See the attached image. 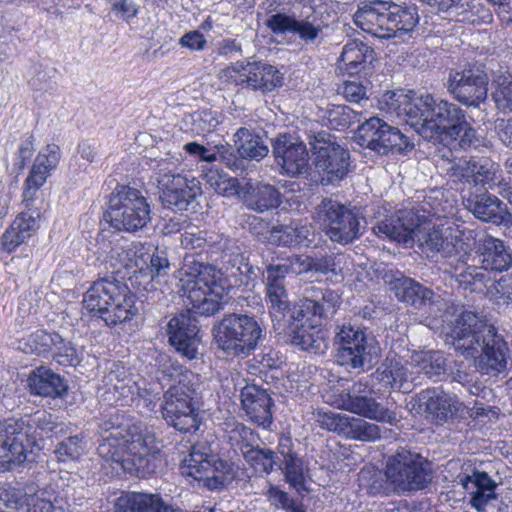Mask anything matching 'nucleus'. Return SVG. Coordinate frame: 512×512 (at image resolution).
I'll list each match as a JSON object with an SVG mask.
<instances>
[{
    "mask_svg": "<svg viewBox=\"0 0 512 512\" xmlns=\"http://www.w3.org/2000/svg\"><path fill=\"white\" fill-rule=\"evenodd\" d=\"M284 75L275 66L253 61L248 68L247 87L263 93L271 92L283 85Z\"/></svg>",
    "mask_w": 512,
    "mask_h": 512,
    "instance_id": "43",
    "label": "nucleus"
},
{
    "mask_svg": "<svg viewBox=\"0 0 512 512\" xmlns=\"http://www.w3.org/2000/svg\"><path fill=\"white\" fill-rule=\"evenodd\" d=\"M218 347L227 356L246 357L265 339L263 322L248 313H230L214 327Z\"/></svg>",
    "mask_w": 512,
    "mask_h": 512,
    "instance_id": "9",
    "label": "nucleus"
},
{
    "mask_svg": "<svg viewBox=\"0 0 512 512\" xmlns=\"http://www.w3.org/2000/svg\"><path fill=\"white\" fill-rule=\"evenodd\" d=\"M49 357H51L58 365L64 367H75L82 360V356L79 354L72 342L64 339L59 333L58 339H55V344H53V349L49 354Z\"/></svg>",
    "mask_w": 512,
    "mask_h": 512,
    "instance_id": "54",
    "label": "nucleus"
},
{
    "mask_svg": "<svg viewBox=\"0 0 512 512\" xmlns=\"http://www.w3.org/2000/svg\"><path fill=\"white\" fill-rule=\"evenodd\" d=\"M31 453L32 440L26 438L19 419L0 422V470L19 467Z\"/></svg>",
    "mask_w": 512,
    "mask_h": 512,
    "instance_id": "19",
    "label": "nucleus"
},
{
    "mask_svg": "<svg viewBox=\"0 0 512 512\" xmlns=\"http://www.w3.org/2000/svg\"><path fill=\"white\" fill-rule=\"evenodd\" d=\"M246 207L258 213L276 209L281 204V193L273 185L257 184L250 187L244 198Z\"/></svg>",
    "mask_w": 512,
    "mask_h": 512,
    "instance_id": "45",
    "label": "nucleus"
},
{
    "mask_svg": "<svg viewBox=\"0 0 512 512\" xmlns=\"http://www.w3.org/2000/svg\"><path fill=\"white\" fill-rule=\"evenodd\" d=\"M234 136L237 152L243 159L259 161L269 152L263 138L250 129L241 127Z\"/></svg>",
    "mask_w": 512,
    "mask_h": 512,
    "instance_id": "46",
    "label": "nucleus"
},
{
    "mask_svg": "<svg viewBox=\"0 0 512 512\" xmlns=\"http://www.w3.org/2000/svg\"><path fill=\"white\" fill-rule=\"evenodd\" d=\"M138 299L126 283L114 276L93 282L83 296L84 308L92 318L113 327L131 321L139 313Z\"/></svg>",
    "mask_w": 512,
    "mask_h": 512,
    "instance_id": "6",
    "label": "nucleus"
},
{
    "mask_svg": "<svg viewBox=\"0 0 512 512\" xmlns=\"http://www.w3.org/2000/svg\"><path fill=\"white\" fill-rule=\"evenodd\" d=\"M115 512H181L159 494L132 492L117 499Z\"/></svg>",
    "mask_w": 512,
    "mask_h": 512,
    "instance_id": "40",
    "label": "nucleus"
},
{
    "mask_svg": "<svg viewBox=\"0 0 512 512\" xmlns=\"http://www.w3.org/2000/svg\"><path fill=\"white\" fill-rule=\"evenodd\" d=\"M35 500V484L29 483L24 487L10 484H0V504L6 508L20 510L30 507Z\"/></svg>",
    "mask_w": 512,
    "mask_h": 512,
    "instance_id": "49",
    "label": "nucleus"
},
{
    "mask_svg": "<svg viewBox=\"0 0 512 512\" xmlns=\"http://www.w3.org/2000/svg\"><path fill=\"white\" fill-rule=\"evenodd\" d=\"M362 112L347 105H333L326 112L330 128L335 130L348 129L352 124L361 121Z\"/></svg>",
    "mask_w": 512,
    "mask_h": 512,
    "instance_id": "53",
    "label": "nucleus"
},
{
    "mask_svg": "<svg viewBox=\"0 0 512 512\" xmlns=\"http://www.w3.org/2000/svg\"><path fill=\"white\" fill-rule=\"evenodd\" d=\"M340 304L341 299L336 291L315 285L306 287L298 308L292 314L294 320L302 323L291 329L290 343L309 353H324L327 349L326 339L317 327L322 320L332 317Z\"/></svg>",
    "mask_w": 512,
    "mask_h": 512,
    "instance_id": "4",
    "label": "nucleus"
},
{
    "mask_svg": "<svg viewBox=\"0 0 512 512\" xmlns=\"http://www.w3.org/2000/svg\"><path fill=\"white\" fill-rule=\"evenodd\" d=\"M470 259L471 254L467 246L461 254L449 262L450 273L463 291L483 293L491 278L482 268V265L479 267L475 264H470Z\"/></svg>",
    "mask_w": 512,
    "mask_h": 512,
    "instance_id": "30",
    "label": "nucleus"
},
{
    "mask_svg": "<svg viewBox=\"0 0 512 512\" xmlns=\"http://www.w3.org/2000/svg\"><path fill=\"white\" fill-rule=\"evenodd\" d=\"M159 400V392L154 391L151 388L138 386L133 404L136 407L143 409V412L148 413L155 410Z\"/></svg>",
    "mask_w": 512,
    "mask_h": 512,
    "instance_id": "63",
    "label": "nucleus"
},
{
    "mask_svg": "<svg viewBox=\"0 0 512 512\" xmlns=\"http://www.w3.org/2000/svg\"><path fill=\"white\" fill-rule=\"evenodd\" d=\"M180 242L188 250L204 249L209 244L207 232L198 229L185 231L181 234Z\"/></svg>",
    "mask_w": 512,
    "mask_h": 512,
    "instance_id": "64",
    "label": "nucleus"
},
{
    "mask_svg": "<svg viewBox=\"0 0 512 512\" xmlns=\"http://www.w3.org/2000/svg\"><path fill=\"white\" fill-rule=\"evenodd\" d=\"M150 437L135 435L131 440L116 428L103 436L97 447L98 455L108 463L119 465L124 471L146 477L157 468L158 450Z\"/></svg>",
    "mask_w": 512,
    "mask_h": 512,
    "instance_id": "7",
    "label": "nucleus"
},
{
    "mask_svg": "<svg viewBox=\"0 0 512 512\" xmlns=\"http://www.w3.org/2000/svg\"><path fill=\"white\" fill-rule=\"evenodd\" d=\"M488 83L483 65L468 64L449 72L447 90L458 102L479 107L487 99Z\"/></svg>",
    "mask_w": 512,
    "mask_h": 512,
    "instance_id": "17",
    "label": "nucleus"
},
{
    "mask_svg": "<svg viewBox=\"0 0 512 512\" xmlns=\"http://www.w3.org/2000/svg\"><path fill=\"white\" fill-rule=\"evenodd\" d=\"M258 268L251 265L238 251L224 250L221 254V267L216 271L232 283V287L249 285L257 277Z\"/></svg>",
    "mask_w": 512,
    "mask_h": 512,
    "instance_id": "38",
    "label": "nucleus"
},
{
    "mask_svg": "<svg viewBox=\"0 0 512 512\" xmlns=\"http://www.w3.org/2000/svg\"><path fill=\"white\" fill-rule=\"evenodd\" d=\"M490 188L468 189L462 196L464 207L482 222L506 225L511 221L507 205Z\"/></svg>",
    "mask_w": 512,
    "mask_h": 512,
    "instance_id": "20",
    "label": "nucleus"
},
{
    "mask_svg": "<svg viewBox=\"0 0 512 512\" xmlns=\"http://www.w3.org/2000/svg\"><path fill=\"white\" fill-rule=\"evenodd\" d=\"M107 384H111L112 390L117 394V401L123 404H133L138 389V383L131 379H118L115 371H110L106 376Z\"/></svg>",
    "mask_w": 512,
    "mask_h": 512,
    "instance_id": "57",
    "label": "nucleus"
},
{
    "mask_svg": "<svg viewBox=\"0 0 512 512\" xmlns=\"http://www.w3.org/2000/svg\"><path fill=\"white\" fill-rule=\"evenodd\" d=\"M360 146L378 155L407 154L414 149V142L399 128L389 125L379 117L365 119L357 129Z\"/></svg>",
    "mask_w": 512,
    "mask_h": 512,
    "instance_id": "16",
    "label": "nucleus"
},
{
    "mask_svg": "<svg viewBox=\"0 0 512 512\" xmlns=\"http://www.w3.org/2000/svg\"><path fill=\"white\" fill-rule=\"evenodd\" d=\"M383 102L389 113L405 115L406 121L415 127L424 139L443 144L451 150L478 149L484 138L468 123L466 111L456 103L431 94L408 99L402 94L387 92Z\"/></svg>",
    "mask_w": 512,
    "mask_h": 512,
    "instance_id": "2",
    "label": "nucleus"
},
{
    "mask_svg": "<svg viewBox=\"0 0 512 512\" xmlns=\"http://www.w3.org/2000/svg\"><path fill=\"white\" fill-rule=\"evenodd\" d=\"M201 183L195 177L176 176L171 185L160 191L159 199L164 208L175 213L196 211L197 198L201 196Z\"/></svg>",
    "mask_w": 512,
    "mask_h": 512,
    "instance_id": "23",
    "label": "nucleus"
},
{
    "mask_svg": "<svg viewBox=\"0 0 512 512\" xmlns=\"http://www.w3.org/2000/svg\"><path fill=\"white\" fill-rule=\"evenodd\" d=\"M385 477L397 492L422 490L431 481L428 462L420 454L403 447L388 458Z\"/></svg>",
    "mask_w": 512,
    "mask_h": 512,
    "instance_id": "12",
    "label": "nucleus"
},
{
    "mask_svg": "<svg viewBox=\"0 0 512 512\" xmlns=\"http://www.w3.org/2000/svg\"><path fill=\"white\" fill-rule=\"evenodd\" d=\"M299 261L300 257L293 255L283 259V262L268 264L263 272L267 298L272 308L277 311L287 308L288 295L285 288V278L289 273H297L293 269V265Z\"/></svg>",
    "mask_w": 512,
    "mask_h": 512,
    "instance_id": "27",
    "label": "nucleus"
},
{
    "mask_svg": "<svg viewBox=\"0 0 512 512\" xmlns=\"http://www.w3.org/2000/svg\"><path fill=\"white\" fill-rule=\"evenodd\" d=\"M416 367L418 373H423L434 382L442 380L446 375V359L439 352L425 354Z\"/></svg>",
    "mask_w": 512,
    "mask_h": 512,
    "instance_id": "55",
    "label": "nucleus"
},
{
    "mask_svg": "<svg viewBox=\"0 0 512 512\" xmlns=\"http://www.w3.org/2000/svg\"><path fill=\"white\" fill-rule=\"evenodd\" d=\"M177 167V160H174L173 158L154 160L151 165V169L160 191L163 190V188L168 187V185H171L172 180H176V176H183L182 174L177 173Z\"/></svg>",
    "mask_w": 512,
    "mask_h": 512,
    "instance_id": "56",
    "label": "nucleus"
},
{
    "mask_svg": "<svg viewBox=\"0 0 512 512\" xmlns=\"http://www.w3.org/2000/svg\"><path fill=\"white\" fill-rule=\"evenodd\" d=\"M464 241L457 235L453 236L450 229L429 230L420 247L424 251L440 254L443 258H456L466 248Z\"/></svg>",
    "mask_w": 512,
    "mask_h": 512,
    "instance_id": "41",
    "label": "nucleus"
},
{
    "mask_svg": "<svg viewBox=\"0 0 512 512\" xmlns=\"http://www.w3.org/2000/svg\"><path fill=\"white\" fill-rule=\"evenodd\" d=\"M196 382L195 374H185L179 385L173 384L163 394V418L180 432H195L200 425Z\"/></svg>",
    "mask_w": 512,
    "mask_h": 512,
    "instance_id": "11",
    "label": "nucleus"
},
{
    "mask_svg": "<svg viewBox=\"0 0 512 512\" xmlns=\"http://www.w3.org/2000/svg\"><path fill=\"white\" fill-rule=\"evenodd\" d=\"M208 450L203 443L192 445L181 461L180 472L183 476L202 481L210 490L222 489L233 477L232 466Z\"/></svg>",
    "mask_w": 512,
    "mask_h": 512,
    "instance_id": "13",
    "label": "nucleus"
},
{
    "mask_svg": "<svg viewBox=\"0 0 512 512\" xmlns=\"http://www.w3.org/2000/svg\"><path fill=\"white\" fill-rule=\"evenodd\" d=\"M272 148L276 162L288 175L295 176L307 171L309 154L303 142L280 135L274 140Z\"/></svg>",
    "mask_w": 512,
    "mask_h": 512,
    "instance_id": "29",
    "label": "nucleus"
},
{
    "mask_svg": "<svg viewBox=\"0 0 512 512\" xmlns=\"http://www.w3.org/2000/svg\"><path fill=\"white\" fill-rule=\"evenodd\" d=\"M84 449L85 442L83 438L75 435L61 441L55 449V454L59 461L67 462L77 460L83 454Z\"/></svg>",
    "mask_w": 512,
    "mask_h": 512,
    "instance_id": "61",
    "label": "nucleus"
},
{
    "mask_svg": "<svg viewBox=\"0 0 512 512\" xmlns=\"http://www.w3.org/2000/svg\"><path fill=\"white\" fill-rule=\"evenodd\" d=\"M477 254L486 272H503L512 267V251L509 245L490 234L479 239Z\"/></svg>",
    "mask_w": 512,
    "mask_h": 512,
    "instance_id": "34",
    "label": "nucleus"
},
{
    "mask_svg": "<svg viewBox=\"0 0 512 512\" xmlns=\"http://www.w3.org/2000/svg\"><path fill=\"white\" fill-rule=\"evenodd\" d=\"M445 329L446 344L465 357L474 358L481 373L496 375L506 369V342L474 312L461 310Z\"/></svg>",
    "mask_w": 512,
    "mask_h": 512,
    "instance_id": "3",
    "label": "nucleus"
},
{
    "mask_svg": "<svg viewBox=\"0 0 512 512\" xmlns=\"http://www.w3.org/2000/svg\"><path fill=\"white\" fill-rule=\"evenodd\" d=\"M265 25L273 34L290 35L305 45L315 44L322 33L318 21L299 18L294 13L276 12L266 19Z\"/></svg>",
    "mask_w": 512,
    "mask_h": 512,
    "instance_id": "22",
    "label": "nucleus"
},
{
    "mask_svg": "<svg viewBox=\"0 0 512 512\" xmlns=\"http://www.w3.org/2000/svg\"><path fill=\"white\" fill-rule=\"evenodd\" d=\"M421 219L411 209L399 210L395 214L378 219L373 226V232L381 238L402 243L406 247L414 244L418 237Z\"/></svg>",
    "mask_w": 512,
    "mask_h": 512,
    "instance_id": "21",
    "label": "nucleus"
},
{
    "mask_svg": "<svg viewBox=\"0 0 512 512\" xmlns=\"http://www.w3.org/2000/svg\"><path fill=\"white\" fill-rule=\"evenodd\" d=\"M180 275L179 292L186 298L189 308L169 320L167 335L177 354L191 361L200 356L201 339L195 316L209 317L222 310L232 283L216 271V267L195 258H185Z\"/></svg>",
    "mask_w": 512,
    "mask_h": 512,
    "instance_id": "1",
    "label": "nucleus"
},
{
    "mask_svg": "<svg viewBox=\"0 0 512 512\" xmlns=\"http://www.w3.org/2000/svg\"><path fill=\"white\" fill-rule=\"evenodd\" d=\"M226 439L235 450L244 455L248 448H254L260 441L258 434L240 422L226 423Z\"/></svg>",
    "mask_w": 512,
    "mask_h": 512,
    "instance_id": "50",
    "label": "nucleus"
},
{
    "mask_svg": "<svg viewBox=\"0 0 512 512\" xmlns=\"http://www.w3.org/2000/svg\"><path fill=\"white\" fill-rule=\"evenodd\" d=\"M245 460L257 472L270 474L275 467H278L280 454L269 448H260L259 443L254 448H248L244 452Z\"/></svg>",
    "mask_w": 512,
    "mask_h": 512,
    "instance_id": "52",
    "label": "nucleus"
},
{
    "mask_svg": "<svg viewBox=\"0 0 512 512\" xmlns=\"http://www.w3.org/2000/svg\"><path fill=\"white\" fill-rule=\"evenodd\" d=\"M380 437V426L367 422L362 418L352 417L347 438L360 441H375L380 439Z\"/></svg>",
    "mask_w": 512,
    "mask_h": 512,
    "instance_id": "58",
    "label": "nucleus"
},
{
    "mask_svg": "<svg viewBox=\"0 0 512 512\" xmlns=\"http://www.w3.org/2000/svg\"><path fill=\"white\" fill-rule=\"evenodd\" d=\"M459 401L442 390L434 389L428 391L426 411L436 419L437 422H445L459 410Z\"/></svg>",
    "mask_w": 512,
    "mask_h": 512,
    "instance_id": "47",
    "label": "nucleus"
},
{
    "mask_svg": "<svg viewBox=\"0 0 512 512\" xmlns=\"http://www.w3.org/2000/svg\"><path fill=\"white\" fill-rule=\"evenodd\" d=\"M460 482L471 495V507L478 512H484L487 504L497 497V483L484 471L473 470L471 475H465Z\"/></svg>",
    "mask_w": 512,
    "mask_h": 512,
    "instance_id": "37",
    "label": "nucleus"
},
{
    "mask_svg": "<svg viewBox=\"0 0 512 512\" xmlns=\"http://www.w3.org/2000/svg\"><path fill=\"white\" fill-rule=\"evenodd\" d=\"M419 21L416 4L391 0L363 1L353 15L358 28L381 39L410 38Z\"/></svg>",
    "mask_w": 512,
    "mask_h": 512,
    "instance_id": "5",
    "label": "nucleus"
},
{
    "mask_svg": "<svg viewBox=\"0 0 512 512\" xmlns=\"http://www.w3.org/2000/svg\"><path fill=\"white\" fill-rule=\"evenodd\" d=\"M55 339H58L57 332L36 330L20 341L19 348L24 353L37 354L48 358L53 349V344H55Z\"/></svg>",
    "mask_w": 512,
    "mask_h": 512,
    "instance_id": "51",
    "label": "nucleus"
},
{
    "mask_svg": "<svg viewBox=\"0 0 512 512\" xmlns=\"http://www.w3.org/2000/svg\"><path fill=\"white\" fill-rule=\"evenodd\" d=\"M23 203L25 209L16 216L2 236V246L8 253L26 242L39 228L40 208L34 200L23 199Z\"/></svg>",
    "mask_w": 512,
    "mask_h": 512,
    "instance_id": "26",
    "label": "nucleus"
},
{
    "mask_svg": "<svg viewBox=\"0 0 512 512\" xmlns=\"http://www.w3.org/2000/svg\"><path fill=\"white\" fill-rule=\"evenodd\" d=\"M334 346L337 363L348 371H368L381 357L380 344L372 332L351 324L337 327Z\"/></svg>",
    "mask_w": 512,
    "mask_h": 512,
    "instance_id": "8",
    "label": "nucleus"
},
{
    "mask_svg": "<svg viewBox=\"0 0 512 512\" xmlns=\"http://www.w3.org/2000/svg\"><path fill=\"white\" fill-rule=\"evenodd\" d=\"M303 266L304 271H313L327 275L329 273L337 274L336 262L334 256H325L321 258L306 257L298 262Z\"/></svg>",
    "mask_w": 512,
    "mask_h": 512,
    "instance_id": "62",
    "label": "nucleus"
},
{
    "mask_svg": "<svg viewBox=\"0 0 512 512\" xmlns=\"http://www.w3.org/2000/svg\"><path fill=\"white\" fill-rule=\"evenodd\" d=\"M134 266V274L130 280L144 289L154 280L166 277L171 269L166 248L158 246L152 254L136 256Z\"/></svg>",
    "mask_w": 512,
    "mask_h": 512,
    "instance_id": "31",
    "label": "nucleus"
},
{
    "mask_svg": "<svg viewBox=\"0 0 512 512\" xmlns=\"http://www.w3.org/2000/svg\"><path fill=\"white\" fill-rule=\"evenodd\" d=\"M410 371L407 363L395 353H389L383 363L372 374L385 388L406 390L410 387Z\"/></svg>",
    "mask_w": 512,
    "mask_h": 512,
    "instance_id": "39",
    "label": "nucleus"
},
{
    "mask_svg": "<svg viewBox=\"0 0 512 512\" xmlns=\"http://www.w3.org/2000/svg\"><path fill=\"white\" fill-rule=\"evenodd\" d=\"M105 219L117 231L136 233L151 221V207L140 190L117 185L109 198Z\"/></svg>",
    "mask_w": 512,
    "mask_h": 512,
    "instance_id": "10",
    "label": "nucleus"
},
{
    "mask_svg": "<svg viewBox=\"0 0 512 512\" xmlns=\"http://www.w3.org/2000/svg\"><path fill=\"white\" fill-rule=\"evenodd\" d=\"M279 454L278 468L282 471L285 481L291 489L303 497L309 491L306 486L308 468L303 458L293 450L290 439L280 442Z\"/></svg>",
    "mask_w": 512,
    "mask_h": 512,
    "instance_id": "33",
    "label": "nucleus"
},
{
    "mask_svg": "<svg viewBox=\"0 0 512 512\" xmlns=\"http://www.w3.org/2000/svg\"><path fill=\"white\" fill-rule=\"evenodd\" d=\"M318 216L326 235L333 242L347 245L359 239L365 229L355 207L325 198L318 206Z\"/></svg>",
    "mask_w": 512,
    "mask_h": 512,
    "instance_id": "15",
    "label": "nucleus"
},
{
    "mask_svg": "<svg viewBox=\"0 0 512 512\" xmlns=\"http://www.w3.org/2000/svg\"><path fill=\"white\" fill-rule=\"evenodd\" d=\"M265 495L274 508L286 512H296L295 510L303 504L300 499L292 497L288 492L276 485H270Z\"/></svg>",
    "mask_w": 512,
    "mask_h": 512,
    "instance_id": "59",
    "label": "nucleus"
},
{
    "mask_svg": "<svg viewBox=\"0 0 512 512\" xmlns=\"http://www.w3.org/2000/svg\"><path fill=\"white\" fill-rule=\"evenodd\" d=\"M455 174L469 189L491 188L500 183L499 165L488 157L472 156L460 161L455 168Z\"/></svg>",
    "mask_w": 512,
    "mask_h": 512,
    "instance_id": "24",
    "label": "nucleus"
},
{
    "mask_svg": "<svg viewBox=\"0 0 512 512\" xmlns=\"http://www.w3.org/2000/svg\"><path fill=\"white\" fill-rule=\"evenodd\" d=\"M387 282L390 291L400 302L419 311L428 312L439 298L433 290L400 272L391 275Z\"/></svg>",
    "mask_w": 512,
    "mask_h": 512,
    "instance_id": "25",
    "label": "nucleus"
},
{
    "mask_svg": "<svg viewBox=\"0 0 512 512\" xmlns=\"http://www.w3.org/2000/svg\"><path fill=\"white\" fill-rule=\"evenodd\" d=\"M368 392H370L369 380L361 378L352 385L350 390L340 395L339 406L377 422L396 424L398 421L396 413L378 403L375 398L367 394Z\"/></svg>",
    "mask_w": 512,
    "mask_h": 512,
    "instance_id": "18",
    "label": "nucleus"
},
{
    "mask_svg": "<svg viewBox=\"0 0 512 512\" xmlns=\"http://www.w3.org/2000/svg\"><path fill=\"white\" fill-rule=\"evenodd\" d=\"M271 245L282 247H294L298 245L308 246L311 243V227L302 220H291L286 224L272 226Z\"/></svg>",
    "mask_w": 512,
    "mask_h": 512,
    "instance_id": "42",
    "label": "nucleus"
},
{
    "mask_svg": "<svg viewBox=\"0 0 512 512\" xmlns=\"http://www.w3.org/2000/svg\"><path fill=\"white\" fill-rule=\"evenodd\" d=\"M60 158L61 150L56 144H48L38 153L25 180L23 199L34 200L35 193L46 182L50 172L57 167Z\"/></svg>",
    "mask_w": 512,
    "mask_h": 512,
    "instance_id": "32",
    "label": "nucleus"
},
{
    "mask_svg": "<svg viewBox=\"0 0 512 512\" xmlns=\"http://www.w3.org/2000/svg\"><path fill=\"white\" fill-rule=\"evenodd\" d=\"M352 416L335 412H324L319 414L320 426L328 431L337 433L345 438L348 437Z\"/></svg>",
    "mask_w": 512,
    "mask_h": 512,
    "instance_id": "60",
    "label": "nucleus"
},
{
    "mask_svg": "<svg viewBox=\"0 0 512 512\" xmlns=\"http://www.w3.org/2000/svg\"><path fill=\"white\" fill-rule=\"evenodd\" d=\"M27 381L31 393L42 397L64 399L69 391L65 378L47 366L33 369Z\"/></svg>",
    "mask_w": 512,
    "mask_h": 512,
    "instance_id": "35",
    "label": "nucleus"
},
{
    "mask_svg": "<svg viewBox=\"0 0 512 512\" xmlns=\"http://www.w3.org/2000/svg\"><path fill=\"white\" fill-rule=\"evenodd\" d=\"M155 361L157 367L155 378L162 389L169 388L173 384L179 385L185 374H194L165 353L158 354Z\"/></svg>",
    "mask_w": 512,
    "mask_h": 512,
    "instance_id": "48",
    "label": "nucleus"
},
{
    "mask_svg": "<svg viewBox=\"0 0 512 512\" xmlns=\"http://www.w3.org/2000/svg\"><path fill=\"white\" fill-rule=\"evenodd\" d=\"M376 60L374 49L357 39L348 41L339 57V69L349 76L369 70Z\"/></svg>",
    "mask_w": 512,
    "mask_h": 512,
    "instance_id": "36",
    "label": "nucleus"
},
{
    "mask_svg": "<svg viewBox=\"0 0 512 512\" xmlns=\"http://www.w3.org/2000/svg\"><path fill=\"white\" fill-rule=\"evenodd\" d=\"M20 425L25 431L26 438L32 440V447L36 441L51 438L58 428L56 417L45 410H38L30 415L19 418Z\"/></svg>",
    "mask_w": 512,
    "mask_h": 512,
    "instance_id": "44",
    "label": "nucleus"
},
{
    "mask_svg": "<svg viewBox=\"0 0 512 512\" xmlns=\"http://www.w3.org/2000/svg\"><path fill=\"white\" fill-rule=\"evenodd\" d=\"M243 411L256 425L268 429L273 423V399L268 391L256 384H247L240 391Z\"/></svg>",
    "mask_w": 512,
    "mask_h": 512,
    "instance_id": "28",
    "label": "nucleus"
},
{
    "mask_svg": "<svg viewBox=\"0 0 512 512\" xmlns=\"http://www.w3.org/2000/svg\"><path fill=\"white\" fill-rule=\"evenodd\" d=\"M313 163L321 175L323 184H336L343 180L350 167V154L336 142V138L324 131L310 138Z\"/></svg>",
    "mask_w": 512,
    "mask_h": 512,
    "instance_id": "14",
    "label": "nucleus"
}]
</instances>
